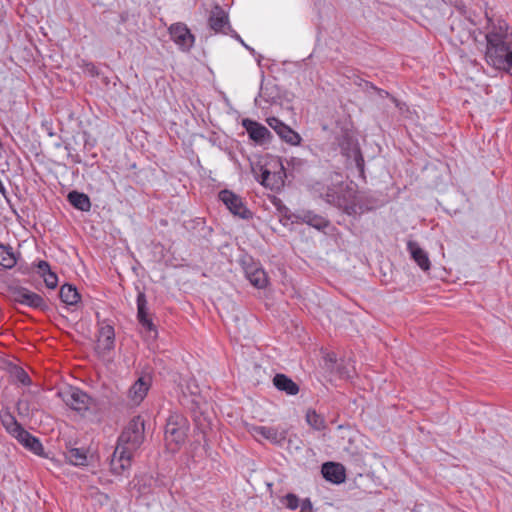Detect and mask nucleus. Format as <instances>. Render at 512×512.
Listing matches in <instances>:
<instances>
[{
  "mask_svg": "<svg viewBox=\"0 0 512 512\" xmlns=\"http://www.w3.org/2000/svg\"><path fill=\"white\" fill-rule=\"evenodd\" d=\"M144 420L140 416L132 418L120 434L111 459V472L122 475L131 467L134 453L144 441Z\"/></svg>",
  "mask_w": 512,
  "mask_h": 512,
  "instance_id": "nucleus-2",
  "label": "nucleus"
},
{
  "mask_svg": "<svg viewBox=\"0 0 512 512\" xmlns=\"http://www.w3.org/2000/svg\"><path fill=\"white\" fill-rule=\"evenodd\" d=\"M57 395L66 404V406L79 413L87 411L92 402L91 397L77 387H66L60 390Z\"/></svg>",
  "mask_w": 512,
  "mask_h": 512,
  "instance_id": "nucleus-6",
  "label": "nucleus"
},
{
  "mask_svg": "<svg viewBox=\"0 0 512 512\" xmlns=\"http://www.w3.org/2000/svg\"><path fill=\"white\" fill-rule=\"evenodd\" d=\"M218 197L234 216L245 220L252 218V212L246 207L239 195L224 189L219 192Z\"/></svg>",
  "mask_w": 512,
  "mask_h": 512,
  "instance_id": "nucleus-7",
  "label": "nucleus"
},
{
  "mask_svg": "<svg viewBox=\"0 0 512 512\" xmlns=\"http://www.w3.org/2000/svg\"><path fill=\"white\" fill-rule=\"evenodd\" d=\"M342 376L345 378H350L352 375L350 374V372H345L342 374Z\"/></svg>",
  "mask_w": 512,
  "mask_h": 512,
  "instance_id": "nucleus-41",
  "label": "nucleus"
},
{
  "mask_svg": "<svg viewBox=\"0 0 512 512\" xmlns=\"http://www.w3.org/2000/svg\"><path fill=\"white\" fill-rule=\"evenodd\" d=\"M356 165H357V167L359 168L360 171H363L364 160H363V157H362V155L360 153L356 157Z\"/></svg>",
  "mask_w": 512,
  "mask_h": 512,
  "instance_id": "nucleus-34",
  "label": "nucleus"
},
{
  "mask_svg": "<svg viewBox=\"0 0 512 512\" xmlns=\"http://www.w3.org/2000/svg\"><path fill=\"white\" fill-rule=\"evenodd\" d=\"M255 179L265 188L280 190L285 183L286 172L280 158H271L252 167Z\"/></svg>",
  "mask_w": 512,
  "mask_h": 512,
  "instance_id": "nucleus-4",
  "label": "nucleus"
},
{
  "mask_svg": "<svg viewBox=\"0 0 512 512\" xmlns=\"http://www.w3.org/2000/svg\"><path fill=\"white\" fill-rule=\"evenodd\" d=\"M16 263L17 260L12 248L0 244V266L5 269H11Z\"/></svg>",
  "mask_w": 512,
  "mask_h": 512,
  "instance_id": "nucleus-28",
  "label": "nucleus"
},
{
  "mask_svg": "<svg viewBox=\"0 0 512 512\" xmlns=\"http://www.w3.org/2000/svg\"><path fill=\"white\" fill-rule=\"evenodd\" d=\"M486 51L487 63L498 70L512 69V30L501 18L486 16Z\"/></svg>",
  "mask_w": 512,
  "mask_h": 512,
  "instance_id": "nucleus-1",
  "label": "nucleus"
},
{
  "mask_svg": "<svg viewBox=\"0 0 512 512\" xmlns=\"http://www.w3.org/2000/svg\"><path fill=\"white\" fill-rule=\"evenodd\" d=\"M66 460L74 466H85L87 464V455L83 449L70 448L65 453Z\"/></svg>",
  "mask_w": 512,
  "mask_h": 512,
  "instance_id": "nucleus-27",
  "label": "nucleus"
},
{
  "mask_svg": "<svg viewBox=\"0 0 512 512\" xmlns=\"http://www.w3.org/2000/svg\"><path fill=\"white\" fill-rule=\"evenodd\" d=\"M268 125L277 133V135L286 143L297 146L301 143V136L288 125L276 117L267 119Z\"/></svg>",
  "mask_w": 512,
  "mask_h": 512,
  "instance_id": "nucleus-12",
  "label": "nucleus"
},
{
  "mask_svg": "<svg viewBox=\"0 0 512 512\" xmlns=\"http://www.w3.org/2000/svg\"><path fill=\"white\" fill-rule=\"evenodd\" d=\"M14 438L26 449L34 453L35 455H42L44 452V448L40 440L33 436L30 432L21 428L19 432H17Z\"/></svg>",
  "mask_w": 512,
  "mask_h": 512,
  "instance_id": "nucleus-18",
  "label": "nucleus"
},
{
  "mask_svg": "<svg viewBox=\"0 0 512 512\" xmlns=\"http://www.w3.org/2000/svg\"><path fill=\"white\" fill-rule=\"evenodd\" d=\"M326 360L329 361V362H336V356L335 354L331 353V354H328L327 357H326Z\"/></svg>",
  "mask_w": 512,
  "mask_h": 512,
  "instance_id": "nucleus-38",
  "label": "nucleus"
},
{
  "mask_svg": "<svg viewBox=\"0 0 512 512\" xmlns=\"http://www.w3.org/2000/svg\"><path fill=\"white\" fill-rule=\"evenodd\" d=\"M48 135H49L50 137L54 136V132L52 131V129H50V130L48 131Z\"/></svg>",
  "mask_w": 512,
  "mask_h": 512,
  "instance_id": "nucleus-42",
  "label": "nucleus"
},
{
  "mask_svg": "<svg viewBox=\"0 0 512 512\" xmlns=\"http://www.w3.org/2000/svg\"><path fill=\"white\" fill-rule=\"evenodd\" d=\"M247 431L256 439L260 440L266 439L270 441L273 444H280L282 443L285 438V432L278 431V429L274 427H266V426H258V425H248Z\"/></svg>",
  "mask_w": 512,
  "mask_h": 512,
  "instance_id": "nucleus-14",
  "label": "nucleus"
},
{
  "mask_svg": "<svg viewBox=\"0 0 512 512\" xmlns=\"http://www.w3.org/2000/svg\"><path fill=\"white\" fill-rule=\"evenodd\" d=\"M0 422L5 428L6 432L12 437H14L15 434L19 432L21 428H23V426L17 421L16 417L11 413L9 408L1 409Z\"/></svg>",
  "mask_w": 512,
  "mask_h": 512,
  "instance_id": "nucleus-23",
  "label": "nucleus"
},
{
  "mask_svg": "<svg viewBox=\"0 0 512 512\" xmlns=\"http://www.w3.org/2000/svg\"><path fill=\"white\" fill-rule=\"evenodd\" d=\"M87 71L92 75L97 74L96 67L92 63L87 64Z\"/></svg>",
  "mask_w": 512,
  "mask_h": 512,
  "instance_id": "nucleus-35",
  "label": "nucleus"
},
{
  "mask_svg": "<svg viewBox=\"0 0 512 512\" xmlns=\"http://www.w3.org/2000/svg\"><path fill=\"white\" fill-rule=\"evenodd\" d=\"M0 193L6 198L7 191H6V188L1 180H0Z\"/></svg>",
  "mask_w": 512,
  "mask_h": 512,
  "instance_id": "nucleus-37",
  "label": "nucleus"
},
{
  "mask_svg": "<svg viewBox=\"0 0 512 512\" xmlns=\"http://www.w3.org/2000/svg\"><path fill=\"white\" fill-rule=\"evenodd\" d=\"M60 298L67 305H75L80 301V294L75 286L64 284L60 288Z\"/></svg>",
  "mask_w": 512,
  "mask_h": 512,
  "instance_id": "nucleus-26",
  "label": "nucleus"
},
{
  "mask_svg": "<svg viewBox=\"0 0 512 512\" xmlns=\"http://www.w3.org/2000/svg\"><path fill=\"white\" fill-rule=\"evenodd\" d=\"M115 347L114 327L107 323H101L98 330L96 350L99 354H106Z\"/></svg>",
  "mask_w": 512,
  "mask_h": 512,
  "instance_id": "nucleus-13",
  "label": "nucleus"
},
{
  "mask_svg": "<svg viewBox=\"0 0 512 512\" xmlns=\"http://www.w3.org/2000/svg\"><path fill=\"white\" fill-rule=\"evenodd\" d=\"M242 126L248 133L249 138L257 144H265L271 139V132L264 125L254 120L243 119Z\"/></svg>",
  "mask_w": 512,
  "mask_h": 512,
  "instance_id": "nucleus-16",
  "label": "nucleus"
},
{
  "mask_svg": "<svg viewBox=\"0 0 512 512\" xmlns=\"http://www.w3.org/2000/svg\"><path fill=\"white\" fill-rule=\"evenodd\" d=\"M152 384V379L149 375L140 376L130 387L128 391V398L133 405H140L145 399Z\"/></svg>",
  "mask_w": 512,
  "mask_h": 512,
  "instance_id": "nucleus-15",
  "label": "nucleus"
},
{
  "mask_svg": "<svg viewBox=\"0 0 512 512\" xmlns=\"http://www.w3.org/2000/svg\"><path fill=\"white\" fill-rule=\"evenodd\" d=\"M456 11L459 13V15L464 16L465 19L469 22L471 25H475L476 23L472 20L470 15H467V9L465 4L461 0H455L453 3Z\"/></svg>",
  "mask_w": 512,
  "mask_h": 512,
  "instance_id": "nucleus-31",
  "label": "nucleus"
},
{
  "mask_svg": "<svg viewBox=\"0 0 512 512\" xmlns=\"http://www.w3.org/2000/svg\"><path fill=\"white\" fill-rule=\"evenodd\" d=\"M245 274L249 282L256 288H265L268 278L264 269L258 266H249L245 269Z\"/></svg>",
  "mask_w": 512,
  "mask_h": 512,
  "instance_id": "nucleus-22",
  "label": "nucleus"
},
{
  "mask_svg": "<svg viewBox=\"0 0 512 512\" xmlns=\"http://www.w3.org/2000/svg\"><path fill=\"white\" fill-rule=\"evenodd\" d=\"M313 191L349 216L357 215L359 212L360 207L355 200V191L344 183L340 173H332L323 182L315 183Z\"/></svg>",
  "mask_w": 512,
  "mask_h": 512,
  "instance_id": "nucleus-3",
  "label": "nucleus"
},
{
  "mask_svg": "<svg viewBox=\"0 0 512 512\" xmlns=\"http://www.w3.org/2000/svg\"><path fill=\"white\" fill-rule=\"evenodd\" d=\"M307 423L315 430H323L325 428V420L315 410H308L306 413Z\"/></svg>",
  "mask_w": 512,
  "mask_h": 512,
  "instance_id": "nucleus-29",
  "label": "nucleus"
},
{
  "mask_svg": "<svg viewBox=\"0 0 512 512\" xmlns=\"http://www.w3.org/2000/svg\"><path fill=\"white\" fill-rule=\"evenodd\" d=\"M36 273L44 280L47 288L54 289L58 285V277L51 270L49 263L45 260H39L33 263Z\"/></svg>",
  "mask_w": 512,
  "mask_h": 512,
  "instance_id": "nucleus-20",
  "label": "nucleus"
},
{
  "mask_svg": "<svg viewBox=\"0 0 512 512\" xmlns=\"http://www.w3.org/2000/svg\"><path fill=\"white\" fill-rule=\"evenodd\" d=\"M287 220L291 223H305L309 226L314 227L317 230H323L329 224V222L321 215L314 213L311 210H300L297 212H290L286 209L283 214Z\"/></svg>",
  "mask_w": 512,
  "mask_h": 512,
  "instance_id": "nucleus-9",
  "label": "nucleus"
},
{
  "mask_svg": "<svg viewBox=\"0 0 512 512\" xmlns=\"http://www.w3.org/2000/svg\"><path fill=\"white\" fill-rule=\"evenodd\" d=\"M282 503L289 510H296L299 507L300 501L295 494L288 493L287 495L284 496Z\"/></svg>",
  "mask_w": 512,
  "mask_h": 512,
  "instance_id": "nucleus-30",
  "label": "nucleus"
},
{
  "mask_svg": "<svg viewBox=\"0 0 512 512\" xmlns=\"http://www.w3.org/2000/svg\"><path fill=\"white\" fill-rule=\"evenodd\" d=\"M274 386L288 395H296L299 392L298 385L285 374H276L273 378Z\"/></svg>",
  "mask_w": 512,
  "mask_h": 512,
  "instance_id": "nucleus-24",
  "label": "nucleus"
},
{
  "mask_svg": "<svg viewBox=\"0 0 512 512\" xmlns=\"http://www.w3.org/2000/svg\"><path fill=\"white\" fill-rule=\"evenodd\" d=\"M67 199L74 208L80 211L87 212L91 208V201L85 193L71 191L68 193Z\"/></svg>",
  "mask_w": 512,
  "mask_h": 512,
  "instance_id": "nucleus-25",
  "label": "nucleus"
},
{
  "mask_svg": "<svg viewBox=\"0 0 512 512\" xmlns=\"http://www.w3.org/2000/svg\"><path fill=\"white\" fill-rule=\"evenodd\" d=\"M230 32L232 33V37H234L236 40H238V42L240 43H243V39L235 32L233 31L232 29L230 30Z\"/></svg>",
  "mask_w": 512,
  "mask_h": 512,
  "instance_id": "nucleus-36",
  "label": "nucleus"
},
{
  "mask_svg": "<svg viewBox=\"0 0 512 512\" xmlns=\"http://www.w3.org/2000/svg\"><path fill=\"white\" fill-rule=\"evenodd\" d=\"M407 250L409 251L412 259L422 270L427 271L430 269L431 263L428 254L419 246L417 242L409 241L407 243Z\"/></svg>",
  "mask_w": 512,
  "mask_h": 512,
  "instance_id": "nucleus-21",
  "label": "nucleus"
},
{
  "mask_svg": "<svg viewBox=\"0 0 512 512\" xmlns=\"http://www.w3.org/2000/svg\"><path fill=\"white\" fill-rule=\"evenodd\" d=\"M451 28H452V30L455 29V22L454 21L451 23Z\"/></svg>",
  "mask_w": 512,
  "mask_h": 512,
  "instance_id": "nucleus-43",
  "label": "nucleus"
},
{
  "mask_svg": "<svg viewBox=\"0 0 512 512\" xmlns=\"http://www.w3.org/2000/svg\"><path fill=\"white\" fill-rule=\"evenodd\" d=\"M241 44H242V45H243L247 50H249L251 53H254V52H255V51H254V49H253V48H251L250 46H248L244 41H243V43H241Z\"/></svg>",
  "mask_w": 512,
  "mask_h": 512,
  "instance_id": "nucleus-39",
  "label": "nucleus"
},
{
  "mask_svg": "<svg viewBox=\"0 0 512 512\" xmlns=\"http://www.w3.org/2000/svg\"><path fill=\"white\" fill-rule=\"evenodd\" d=\"M137 304V319L140 325L145 329L146 333L151 338L157 337V329L151 318L148 316L147 300L144 293L140 292L136 299Z\"/></svg>",
  "mask_w": 512,
  "mask_h": 512,
  "instance_id": "nucleus-11",
  "label": "nucleus"
},
{
  "mask_svg": "<svg viewBox=\"0 0 512 512\" xmlns=\"http://www.w3.org/2000/svg\"><path fill=\"white\" fill-rule=\"evenodd\" d=\"M12 298L15 302L31 308L42 309L45 307L44 299L37 293L30 291L25 287H15L11 290Z\"/></svg>",
  "mask_w": 512,
  "mask_h": 512,
  "instance_id": "nucleus-10",
  "label": "nucleus"
},
{
  "mask_svg": "<svg viewBox=\"0 0 512 512\" xmlns=\"http://www.w3.org/2000/svg\"><path fill=\"white\" fill-rule=\"evenodd\" d=\"M300 512H314L312 502L309 498L303 499L299 504Z\"/></svg>",
  "mask_w": 512,
  "mask_h": 512,
  "instance_id": "nucleus-33",
  "label": "nucleus"
},
{
  "mask_svg": "<svg viewBox=\"0 0 512 512\" xmlns=\"http://www.w3.org/2000/svg\"><path fill=\"white\" fill-rule=\"evenodd\" d=\"M241 44H242V45H243L247 50H249L251 53H254V52H255V51H254V49H253V48H251L250 46H248L244 41H243V43H241Z\"/></svg>",
  "mask_w": 512,
  "mask_h": 512,
  "instance_id": "nucleus-40",
  "label": "nucleus"
},
{
  "mask_svg": "<svg viewBox=\"0 0 512 512\" xmlns=\"http://www.w3.org/2000/svg\"><path fill=\"white\" fill-rule=\"evenodd\" d=\"M189 431V422L182 414L171 413L165 426V439L169 445L179 446L185 442Z\"/></svg>",
  "mask_w": 512,
  "mask_h": 512,
  "instance_id": "nucleus-5",
  "label": "nucleus"
},
{
  "mask_svg": "<svg viewBox=\"0 0 512 512\" xmlns=\"http://www.w3.org/2000/svg\"><path fill=\"white\" fill-rule=\"evenodd\" d=\"M169 35L179 50L188 52L195 43V36L191 33L186 24L182 22L173 23L168 28Z\"/></svg>",
  "mask_w": 512,
  "mask_h": 512,
  "instance_id": "nucleus-8",
  "label": "nucleus"
},
{
  "mask_svg": "<svg viewBox=\"0 0 512 512\" xmlns=\"http://www.w3.org/2000/svg\"><path fill=\"white\" fill-rule=\"evenodd\" d=\"M321 473L323 477L334 484H340L345 481V468L340 463L326 462L322 465Z\"/></svg>",
  "mask_w": 512,
  "mask_h": 512,
  "instance_id": "nucleus-19",
  "label": "nucleus"
},
{
  "mask_svg": "<svg viewBox=\"0 0 512 512\" xmlns=\"http://www.w3.org/2000/svg\"><path fill=\"white\" fill-rule=\"evenodd\" d=\"M208 24L215 33L228 34L231 30L228 14L218 5L211 10Z\"/></svg>",
  "mask_w": 512,
  "mask_h": 512,
  "instance_id": "nucleus-17",
  "label": "nucleus"
},
{
  "mask_svg": "<svg viewBox=\"0 0 512 512\" xmlns=\"http://www.w3.org/2000/svg\"><path fill=\"white\" fill-rule=\"evenodd\" d=\"M16 378L23 385L28 386L31 384V379H30L29 375L23 369L17 370Z\"/></svg>",
  "mask_w": 512,
  "mask_h": 512,
  "instance_id": "nucleus-32",
  "label": "nucleus"
}]
</instances>
